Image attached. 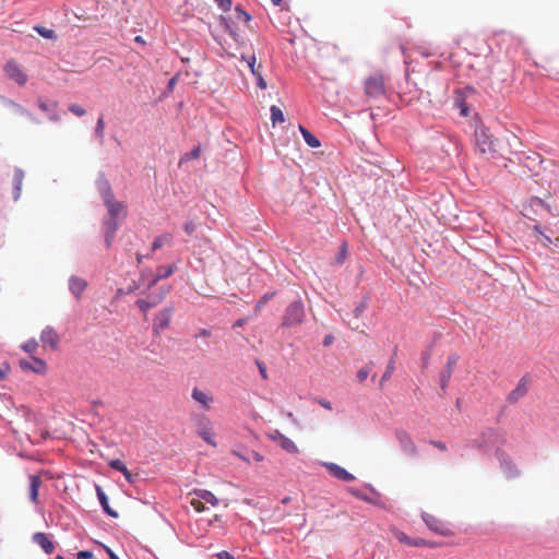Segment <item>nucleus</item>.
<instances>
[{"label":"nucleus","mask_w":559,"mask_h":559,"mask_svg":"<svg viewBox=\"0 0 559 559\" xmlns=\"http://www.w3.org/2000/svg\"><path fill=\"white\" fill-rule=\"evenodd\" d=\"M118 218H112V217H109V219H107L105 222V226H106V243L107 246L109 247L111 245V241L115 237V234L118 229Z\"/></svg>","instance_id":"29"},{"label":"nucleus","mask_w":559,"mask_h":559,"mask_svg":"<svg viewBox=\"0 0 559 559\" xmlns=\"http://www.w3.org/2000/svg\"><path fill=\"white\" fill-rule=\"evenodd\" d=\"M170 286H160L157 290L151 293L146 298L136 300V306L143 313H146L151 308L159 305L169 294Z\"/></svg>","instance_id":"1"},{"label":"nucleus","mask_w":559,"mask_h":559,"mask_svg":"<svg viewBox=\"0 0 559 559\" xmlns=\"http://www.w3.org/2000/svg\"><path fill=\"white\" fill-rule=\"evenodd\" d=\"M373 366L374 364L371 361L357 371V378L360 382L365 381L371 374Z\"/></svg>","instance_id":"35"},{"label":"nucleus","mask_w":559,"mask_h":559,"mask_svg":"<svg viewBox=\"0 0 559 559\" xmlns=\"http://www.w3.org/2000/svg\"><path fill=\"white\" fill-rule=\"evenodd\" d=\"M399 540L400 542H403V543H406L407 545H409V542H412V538L408 537L407 535L405 534H402L400 537H399Z\"/></svg>","instance_id":"62"},{"label":"nucleus","mask_w":559,"mask_h":559,"mask_svg":"<svg viewBox=\"0 0 559 559\" xmlns=\"http://www.w3.org/2000/svg\"><path fill=\"white\" fill-rule=\"evenodd\" d=\"M98 190L106 206L117 201L114 191L107 180L104 179L99 181Z\"/></svg>","instance_id":"25"},{"label":"nucleus","mask_w":559,"mask_h":559,"mask_svg":"<svg viewBox=\"0 0 559 559\" xmlns=\"http://www.w3.org/2000/svg\"><path fill=\"white\" fill-rule=\"evenodd\" d=\"M253 75L257 79V85L261 90H265L267 87V84H266V81L263 79L261 71L260 70L259 71H253Z\"/></svg>","instance_id":"47"},{"label":"nucleus","mask_w":559,"mask_h":559,"mask_svg":"<svg viewBox=\"0 0 559 559\" xmlns=\"http://www.w3.org/2000/svg\"><path fill=\"white\" fill-rule=\"evenodd\" d=\"M346 258H347V245L343 243L340 247L337 254L335 255V261L337 264H342L346 260Z\"/></svg>","instance_id":"45"},{"label":"nucleus","mask_w":559,"mask_h":559,"mask_svg":"<svg viewBox=\"0 0 559 559\" xmlns=\"http://www.w3.org/2000/svg\"><path fill=\"white\" fill-rule=\"evenodd\" d=\"M25 174L21 168H15L13 174L14 200H17L22 193V186Z\"/></svg>","instance_id":"27"},{"label":"nucleus","mask_w":559,"mask_h":559,"mask_svg":"<svg viewBox=\"0 0 559 559\" xmlns=\"http://www.w3.org/2000/svg\"><path fill=\"white\" fill-rule=\"evenodd\" d=\"M214 1L225 12L229 11L231 8V0H214Z\"/></svg>","instance_id":"49"},{"label":"nucleus","mask_w":559,"mask_h":559,"mask_svg":"<svg viewBox=\"0 0 559 559\" xmlns=\"http://www.w3.org/2000/svg\"><path fill=\"white\" fill-rule=\"evenodd\" d=\"M530 378L528 376H524L520 379L516 388L514 390H512L507 400L509 403L513 404V403H516L519 400H521L523 396L526 395V393L528 392V384H530Z\"/></svg>","instance_id":"12"},{"label":"nucleus","mask_w":559,"mask_h":559,"mask_svg":"<svg viewBox=\"0 0 559 559\" xmlns=\"http://www.w3.org/2000/svg\"><path fill=\"white\" fill-rule=\"evenodd\" d=\"M109 466L110 468L117 471V472H120L123 474L126 480L129 483V484H135L138 478H139V475L138 474H133L131 473L127 465L124 464V462H122L121 460L119 459H116V460H111L109 462Z\"/></svg>","instance_id":"17"},{"label":"nucleus","mask_w":559,"mask_h":559,"mask_svg":"<svg viewBox=\"0 0 559 559\" xmlns=\"http://www.w3.org/2000/svg\"><path fill=\"white\" fill-rule=\"evenodd\" d=\"M269 299V296L265 295L262 299H260L255 306V309H260L263 305H265V302L267 301Z\"/></svg>","instance_id":"61"},{"label":"nucleus","mask_w":559,"mask_h":559,"mask_svg":"<svg viewBox=\"0 0 559 559\" xmlns=\"http://www.w3.org/2000/svg\"><path fill=\"white\" fill-rule=\"evenodd\" d=\"M216 557L218 559H235L234 556L226 550H222V551L217 552Z\"/></svg>","instance_id":"54"},{"label":"nucleus","mask_w":559,"mask_h":559,"mask_svg":"<svg viewBox=\"0 0 559 559\" xmlns=\"http://www.w3.org/2000/svg\"><path fill=\"white\" fill-rule=\"evenodd\" d=\"M299 131L302 134L305 142L312 148H317L321 145L319 139L313 135L308 129L302 126H299Z\"/></svg>","instance_id":"31"},{"label":"nucleus","mask_w":559,"mask_h":559,"mask_svg":"<svg viewBox=\"0 0 559 559\" xmlns=\"http://www.w3.org/2000/svg\"><path fill=\"white\" fill-rule=\"evenodd\" d=\"M98 190L106 206L117 201L114 191L107 180L104 179L99 181Z\"/></svg>","instance_id":"24"},{"label":"nucleus","mask_w":559,"mask_h":559,"mask_svg":"<svg viewBox=\"0 0 559 559\" xmlns=\"http://www.w3.org/2000/svg\"><path fill=\"white\" fill-rule=\"evenodd\" d=\"M269 299V296L265 295L262 299H260L255 306V309H260L263 305H265V302L267 301Z\"/></svg>","instance_id":"60"},{"label":"nucleus","mask_w":559,"mask_h":559,"mask_svg":"<svg viewBox=\"0 0 559 559\" xmlns=\"http://www.w3.org/2000/svg\"><path fill=\"white\" fill-rule=\"evenodd\" d=\"M38 107L41 111L47 112L49 115V119L51 121L57 122L60 120V116L57 112L58 104L56 102L48 103L47 100L39 98Z\"/></svg>","instance_id":"21"},{"label":"nucleus","mask_w":559,"mask_h":559,"mask_svg":"<svg viewBox=\"0 0 559 559\" xmlns=\"http://www.w3.org/2000/svg\"><path fill=\"white\" fill-rule=\"evenodd\" d=\"M34 29L40 35L43 36L44 38H47V39H56V33L53 29H50V28H46L44 26H40V25H36L34 27Z\"/></svg>","instance_id":"38"},{"label":"nucleus","mask_w":559,"mask_h":559,"mask_svg":"<svg viewBox=\"0 0 559 559\" xmlns=\"http://www.w3.org/2000/svg\"><path fill=\"white\" fill-rule=\"evenodd\" d=\"M105 121L103 117H99L95 128V135L100 143L104 142Z\"/></svg>","instance_id":"39"},{"label":"nucleus","mask_w":559,"mask_h":559,"mask_svg":"<svg viewBox=\"0 0 559 559\" xmlns=\"http://www.w3.org/2000/svg\"><path fill=\"white\" fill-rule=\"evenodd\" d=\"M349 492L355 496L356 498L369 502V503H376L374 500H371V497L369 495L364 493L361 490L350 487Z\"/></svg>","instance_id":"40"},{"label":"nucleus","mask_w":559,"mask_h":559,"mask_svg":"<svg viewBox=\"0 0 559 559\" xmlns=\"http://www.w3.org/2000/svg\"><path fill=\"white\" fill-rule=\"evenodd\" d=\"M498 441L503 442L502 439L500 440L499 432L493 428H487L481 432L479 439H475L472 441L471 447L484 449L486 445L493 444Z\"/></svg>","instance_id":"5"},{"label":"nucleus","mask_w":559,"mask_h":559,"mask_svg":"<svg viewBox=\"0 0 559 559\" xmlns=\"http://www.w3.org/2000/svg\"><path fill=\"white\" fill-rule=\"evenodd\" d=\"M106 551L110 559H120L110 548H106Z\"/></svg>","instance_id":"64"},{"label":"nucleus","mask_w":559,"mask_h":559,"mask_svg":"<svg viewBox=\"0 0 559 559\" xmlns=\"http://www.w3.org/2000/svg\"><path fill=\"white\" fill-rule=\"evenodd\" d=\"M69 110L78 117H82L86 114V110L78 104H71Z\"/></svg>","instance_id":"46"},{"label":"nucleus","mask_w":559,"mask_h":559,"mask_svg":"<svg viewBox=\"0 0 559 559\" xmlns=\"http://www.w3.org/2000/svg\"><path fill=\"white\" fill-rule=\"evenodd\" d=\"M423 544H424V540L421 538L412 539V542H409L411 546H420Z\"/></svg>","instance_id":"63"},{"label":"nucleus","mask_w":559,"mask_h":559,"mask_svg":"<svg viewBox=\"0 0 559 559\" xmlns=\"http://www.w3.org/2000/svg\"><path fill=\"white\" fill-rule=\"evenodd\" d=\"M421 519L425 522V524L432 531L439 534H445V525L436 516L424 512L421 514Z\"/></svg>","instance_id":"20"},{"label":"nucleus","mask_w":559,"mask_h":559,"mask_svg":"<svg viewBox=\"0 0 559 559\" xmlns=\"http://www.w3.org/2000/svg\"><path fill=\"white\" fill-rule=\"evenodd\" d=\"M19 364H20V367L22 370L32 371V372L38 373V374L45 373L46 368H47L45 360L34 357V356H28L24 359H21Z\"/></svg>","instance_id":"6"},{"label":"nucleus","mask_w":559,"mask_h":559,"mask_svg":"<svg viewBox=\"0 0 559 559\" xmlns=\"http://www.w3.org/2000/svg\"><path fill=\"white\" fill-rule=\"evenodd\" d=\"M171 239H173V237L169 234L159 235L154 239L152 249L157 250V249L162 248L164 245L170 243Z\"/></svg>","instance_id":"34"},{"label":"nucleus","mask_w":559,"mask_h":559,"mask_svg":"<svg viewBox=\"0 0 559 559\" xmlns=\"http://www.w3.org/2000/svg\"><path fill=\"white\" fill-rule=\"evenodd\" d=\"M175 272L173 265L159 266L156 271L155 277L150 282L148 287L152 288L159 280L169 277Z\"/></svg>","instance_id":"28"},{"label":"nucleus","mask_w":559,"mask_h":559,"mask_svg":"<svg viewBox=\"0 0 559 559\" xmlns=\"http://www.w3.org/2000/svg\"><path fill=\"white\" fill-rule=\"evenodd\" d=\"M395 436L404 453L411 456L417 455V448L408 432L403 429H397Z\"/></svg>","instance_id":"8"},{"label":"nucleus","mask_w":559,"mask_h":559,"mask_svg":"<svg viewBox=\"0 0 559 559\" xmlns=\"http://www.w3.org/2000/svg\"><path fill=\"white\" fill-rule=\"evenodd\" d=\"M459 361V356L453 354L449 356L445 367L440 373V388L444 392L448 388V383L451 379L453 368Z\"/></svg>","instance_id":"13"},{"label":"nucleus","mask_w":559,"mask_h":559,"mask_svg":"<svg viewBox=\"0 0 559 559\" xmlns=\"http://www.w3.org/2000/svg\"><path fill=\"white\" fill-rule=\"evenodd\" d=\"M365 94L371 98H379L385 94L384 76L380 73L370 75L365 81Z\"/></svg>","instance_id":"2"},{"label":"nucleus","mask_w":559,"mask_h":559,"mask_svg":"<svg viewBox=\"0 0 559 559\" xmlns=\"http://www.w3.org/2000/svg\"><path fill=\"white\" fill-rule=\"evenodd\" d=\"M323 466L336 479L348 483L355 480L356 478L352 473L347 472L344 467L337 465L336 463L325 462L323 463Z\"/></svg>","instance_id":"11"},{"label":"nucleus","mask_w":559,"mask_h":559,"mask_svg":"<svg viewBox=\"0 0 559 559\" xmlns=\"http://www.w3.org/2000/svg\"><path fill=\"white\" fill-rule=\"evenodd\" d=\"M78 559H92L93 552L88 550H81L76 554Z\"/></svg>","instance_id":"52"},{"label":"nucleus","mask_w":559,"mask_h":559,"mask_svg":"<svg viewBox=\"0 0 559 559\" xmlns=\"http://www.w3.org/2000/svg\"><path fill=\"white\" fill-rule=\"evenodd\" d=\"M41 485L40 477L37 475H32L29 477V498L33 502H37L38 498V489Z\"/></svg>","instance_id":"30"},{"label":"nucleus","mask_w":559,"mask_h":559,"mask_svg":"<svg viewBox=\"0 0 559 559\" xmlns=\"http://www.w3.org/2000/svg\"><path fill=\"white\" fill-rule=\"evenodd\" d=\"M278 444L284 451H286L289 454H298L299 453V449L296 445V443L286 436L284 438H282V440L278 442Z\"/></svg>","instance_id":"33"},{"label":"nucleus","mask_w":559,"mask_h":559,"mask_svg":"<svg viewBox=\"0 0 559 559\" xmlns=\"http://www.w3.org/2000/svg\"><path fill=\"white\" fill-rule=\"evenodd\" d=\"M535 230L539 234L538 236V240L544 245V246H549L552 241L550 239V237L546 236L540 229L538 226H535Z\"/></svg>","instance_id":"48"},{"label":"nucleus","mask_w":559,"mask_h":559,"mask_svg":"<svg viewBox=\"0 0 559 559\" xmlns=\"http://www.w3.org/2000/svg\"><path fill=\"white\" fill-rule=\"evenodd\" d=\"M106 207L109 216L112 218H124L127 216V207L122 202L116 201Z\"/></svg>","instance_id":"26"},{"label":"nucleus","mask_w":559,"mask_h":559,"mask_svg":"<svg viewBox=\"0 0 559 559\" xmlns=\"http://www.w3.org/2000/svg\"><path fill=\"white\" fill-rule=\"evenodd\" d=\"M174 313L173 307H166L163 310H160L154 318V330L155 331H162L168 328L171 317Z\"/></svg>","instance_id":"14"},{"label":"nucleus","mask_w":559,"mask_h":559,"mask_svg":"<svg viewBox=\"0 0 559 559\" xmlns=\"http://www.w3.org/2000/svg\"><path fill=\"white\" fill-rule=\"evenodd\" d=\"M8 370L9 367L7 365L0 368V379H4L7 377Z\"/></svg>","instance_id":"59"},{"label":"nucleus","mask_w":559,"mask_h":559,"mask_svg":"<svg viewBox=\"0 0 559 559\" xmlns=\"http://www.w3.org/2000/svg\"><path fill=\"white\" fill-rule=\"evenodd\" d=\"M183 228L188 235H192L195 230V225L192 222H188L185 224Z\"/></svg>","instance_id":"55"},{"label":"nucleus","mask_w":559,"mask_h":559,"mask_svg":"<svg viewBox=\"0 0 559 559\" xmlns=\"http://www.w3.org/2000/svg\"><path fill=\"white\" fill-rule=\"evenodd\" d=\"M255 364L259 368V371H260V374L263 379H266L267 376H266V366L264 362L260 361V360H255Z\"/></svg>","instance_id":"51"},{"label":"nucleus","mask_w":559,"mask_h":559,"mask_svg":"<svg viewBox=\"0 0 559 559\" xmlns=\"http://www.w3.org/2000/svg\"><path fill=\"white\" fill-rule=\"evenodd\" d=\"M285 435H283L280 430H274L272 432L269 433V438L272 440V441H275V442H280L282 440V438H284Z\"/></svg>","instance_id":"50"},{"label":"nucleus","mask_w":559,"mask_h":559,"mask_svg":"<svg viewBox=\"0 0 559 559\" xmlns=\"http://www.w3.org/2000/svg\"><path fill=\"white\" fill-rule=\"evenodd\" d=\"M235 14H236V20L237 21H240V22H243V23H249L250 20H251V15L249 13L245 12L239 7H237L235 9Z\"/></svg>","instance_id":"44"},{"label":"nucleus","mask_w":559,"mask_h":559,"mask_svg":"<svg viewBox=\"0 0 559 559\" xmlns=\"http://www.w3.org/2000/svg\"><path fill=\"white\" fill-rule=\"evenodd\" d=\"M430 444H432L433 447L438 448L439 450L441 451H445L447 450V444L442 441H430Z\"/></svg>","instance_id":"56"},{"label":"nucleus","mask_w":559,"mask_h":559,"mask_svg":"<svg viewBox=\"0 0 559 559\" xmlns=\"http://www.w3.org/2000/svg\"><path fill=\"white\" fill-rule=\"evenodd\" d=\"M476 145L481 154H490L496 151L493 140L485 130L476 132Z\"/></svg>","instance_id":"10"},{"label":"nucleus","mask_w":559,"mask_h":559,"mask_svg":"<svg viewBox=\"0 0 559 559\" xmlns=\"http://www.w3.org/2000/svg\"><path fill=\"white\" fill-rule=\"evenodd\" d=\"M69 287L71 293L76 297V299H80L83 292L87 287V282L84 278L71 276L69 280Z\"/></svg>","instance_id":"22"},{"label":"nucleus","mask_w":559,"mask_h":559,"mask_svg":"<svg viewBox=\"0 0 559 559\" xmlns=\"http://www.w3.org/2000/svg\"><path fill=\"white\" fill-rule=\"evenodd\" d=\"M242 60H245L248 64V67L250 68V71L251 73L253 74V71H259L261 70L262 66L261 64H255L257 63V58L254 55H251L249 57H245L242 56Z\"/></svg>","instance_id":"42"},{"label":"nucleus","mask_w":559,"mask_h":559,"mask_svg":"<svg viewBox=\"0 0 559 559\" xmlns=\"http://www.w3.org/2000/svg\"><path fill=\"white\" fill-rule=\"evenodd\" d=\"M191 396L204 409L207 411L211 408V403L213 402V397L210 394H207L205 391H202L198 388H193Z\"/></svg>","instance_id":"23"},{"label":"nucleus","mask_w":559,"mask_h":559,"mask_svg":"<svg viewBox=\"0 0 559 559\" xmlns=\"http://www.w3.org/2000/svg\"><path fill=\"white\" fill-rule=\"evenodd\" d=\"M367 488H369V490L371 492V495H370L371 500H374L376 501L374 504H378L379 498H380L379 492L371 485H367Z\"/></svg>","instance_id":"53"},{"label":"nucleus","mask_w":559,"mask_h":559,"mask_svg":"<svg viewBox=\"0 0 559 559\" xmlns=\"http://www.w3.org/2000/svg\"><path fill=\"white\" fill-rule=\"evenodd\" d=\"M4 72L9 79L15 81L21 86L25 85L27 82V74L23 71L21 66L14 60H10L5 63Z\"/></svg>","instance_id":"4"},{"label":"nucleus","mask_w":559,"mask_h":559,"mask_svg":"<svg viewBox=\"0 0 559 559\" xmlns=\"http://www.w3.org/2000/svg\"><path fill=\"white\" fill-rule=\"evenodd\" d=\"M333 338H334V337H333V335H332V334H328V335H325V337H324V340H323V345H324L325 347L331 346V345H332V343H333Z\"/></svg>","instance_id":"58"},{"label":"nucleus","mask_w":559,"mask_h":559,"mask_svg":"<svg viewBox=\"0 0 559 559\" xmlns=\"http://www.w3.org/2000/svg\"><path fill=\"white\" fill-rule=\"evenodd\" d=\"M195 495L200 499L204 500L205 502L210 503L213 507H216L218 504V499L216 498V496L207 489H198L195 490Z\"/></svg>","instance_id":"32"},{"label":"nucleus","mask_w":559,"mask_h":559,"mask_svg":"<svg viewBox=\"0 0 559 559\" xmlns=\"http://www.w3.org/2000/svg\"><path fill=\"white\" fill-rule=\"evenodd\" d=\"M32 539L45 554L50 555L55 551V543L48 538L46 533L37 532L33 535Z\"/></svg>","instance_id":"18"},{"label":"nucleus","mask_w":559,"mask_h":559,"mask_svg":"<svg viewBox=\"0 0 559 559\" xmlns=\"http://www.w3.org/2000/svg\"><path fill=\"white\" fill-rule=\"evenodd\" d=\"M318 403H319L322 407H324V408H326V409H329V411H331V409H332V403H331V402H329V401H326V400H324V399H320V400H318Z\"/></svg>","instance_id":"57"},{"label":"nucleus","mask_w":559,"mask_h":559,"mask_svg":"<svg viewBox=\"0 0 559 559\" xmlns=\"http://www.w3.org/2000/svg\"><path fill=\"white\" fill-rule=\"evenodd\" d=\"M40 341L43 347L55 348L59 345L60 337L52 328L47 326L41 332Z\"/></svg>","instance_id":"19"},{"label":"nucleus","mask_w":559,"mask_h":559,"mask_svg":"<svg viewBox=\"0 0 559 559\" xmlns=\"http://www.w3.org/2000/svg\"><path fill=\"white\" fill-rule=\"evenodd\" d=\"M271 120L273 122V124L275 123H282L284 122V114L282 111L281 108H278L277 106L273 105L271 107Z\"/></svg>","instance_id":"36"},{"label":"nucleus","mask_w":559,"mask_h":559,"mask_svg":"<svg viewBox=\"0 0 559 559\" xmlns=\"http://www.w3.org/2000/svg\"><path fill=\"white\" fill-rule=\"evenodd\" d=\"M200 155H201V147L197 146L191 152L186 153L181 156L179 165H182L183 163L189 162L191 159H197L200 157Z\"/></svg>","instance_id":"37"},{"label":"nucleus","mask_w":559,"mask_h":559,"mask_svg":"<svg viewBox=\"0 0 559 559\" xmlns=\"http://www.w3.org/2000/svg\"><path fill=\"white\" fill-rule=\"evenodd\" d=\"M496 457L500 463V467H501L502 472L504 473V475L508 478H513L519 475L516 466L512 463L511 459L509 457V455L506 452L498 449L496 451Z\"/></svg>","instance_id":"7"},{"label":"nucleus","mask_w":559,"mask_h":559,"mask_svg":"<svg viewBox=\"0 0 559 559\" xmlns=\"http://www.w3.org/2000/svg\"><path fill=\"white\" fill-rule=\"evenodd\" d=\"M305 318V309L304 305L300 301H295L288 306L286 309L283 325L285 326H296L301 324Z\"/></svg>","instance_id":"3"},{"label":"nucleus","mask_w":559,"mask_h":559,"mask_svg":"<svg viewBox=\"0 0 559 559\" xmlns=\"http://www.w3.org/2000/svg\"><path fill=\"white\" fill-rule=\"evenodd\" d=\"M3 103L5 106L11 108L15 114L26 117L33 123H36V124L39 123V120L37 119V117L33 112H31L28 109H26L25 107L20 105L19 103H16L12 99H9V98H3Z\"/></svg>","instance_id":"16"},{"label":"nucleus","mask_w":559,"mask_h":559,"mask_svg":"<svg viewBox=\"0 0 559 559\" xmlns=\"http://www.w3.org/2000/svg\"><path fill=\"white\" fill-rule=\"evenodd\" d=\"M368 308V298L364 297L354 309L355 318H359Z\"/></svg>","instance_id":"41"},{"label":"nucleus","mask_w":559,"mask_h":559,"mask_svg":"<svg viewBox=\"0 0 559 559\" xmlns=\"http://www.w3.org/2000/svg\"><path fill=\"white\" fill-rule=\"evenodd\" d=\"M393 370H394V359H393V357H392V358L389 360L388 366H386V370L384 371V373H383V376H382V378H381V380H380V385H381V386L383 385V383H384L386 380H389V379L391 378Z\"/></svg>","instance_id":"43"},{"label":"nucleus","mask_w":559,"mask_h":559,"mask_svg":"<svg viewBox=\"0 0 559 559\" xmlns=\"http://www.w3.org/2000/svg\"><path fill=\"white\" fill-rule=\"evenodd\" d=\"M198 433L199 436L210 445L216 447V442L213 438L211 430V423L207 417L199 416L198 418Z\"/></svg>","instance_id":"9"},{"label":"nucleus","mask_w":559,"mask_h":559,"mask_svg":"<svg viewBox=\"0 0 559 559\" xmlns=\"http://www.w3.org/2000/svg\"><path fill=\"white\" fill-rule=\"evenodd\" d=\"M95 490H96L97 499L99 501V504H100L104 513L112 519H117L119 516V514L116 510H114L109 506L108 497H107L106 492L103 490V488L99 485H96Z\"/></svg>","instance_id":"15"}]
</instances>
